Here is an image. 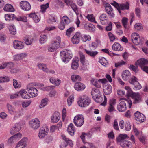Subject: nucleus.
<instances>
[{"mask_svg": "<svg viewBox=\"0 0 148 148\" xmlns=\"http://www.w3.org/2000/svg\"><path fill=\"white\" fill-rule=\"evenodd\" d=\"M47 37L45 35H41L40 39V42L41 44H43L47 41Z\"/></svg>", "mask_w": 148, "mask_h": 148, "instance_id": "6e6d98bb", "label": "nucleus"}, {"mask_svg": "<svg viewBox=\"0 0 148 148\" xmlns=\"http://www.w3.org/2000/svg\"><path fill=\"white\" fill-rule=\"evenodd\" d=\"M99 61L102 65L104 66H105L106 65V60L104 57H101L99 59Z\"/></svg>", "mask_w": 148, "mask_h": 148, "instance_id": "0e129e2a", "label": "nucleus"}, {"mask_svg": "<svg viewBox=\"0 0 148 148\" xmlns=\"http://www.w3.org/2000/svg\"><path fill=\"white\" fill-rule=\"evenodd\" d=\"M74 97L72 95H70L68 98L67 100V103L69 106L71 105L72 103L74 101Z\"/></svg>", "mask_w": 148, "mask_h": 148, "instance_id": "5fc2aeb1", "label": "nucleus"}, {"mask_svg": "<svg viewBox=\"0 0 148 148\" xmlns=\"http://www.w3.org/2000/svg\"><path fill=\"white\" fill-rule=\"evenodd\" d=\"M60 55L62 61L66 63L68 62L72 58V56L71 51L67 50L61 52Z\"/></svg>", "mask_w": 148, "mask_h": 148, "instance_id": "20e7f679", "label": "nucleus"}, {"mask_svg": "<svg viewBox=\"0 0 148 148\" xmlns=\"http://www.w3.org/2000/svg\"><path fill=\"white\" fill-rule=\"evenodd\" d=\"M135 84H134V89L136 90H139L142 88V86L138 82H136Z\"/></svg>", "mask_w": 148, "mask_h": 148, "instance_id": "4d7b16f0", "label": "nucleus"}, {"mask_svg": "<svg viewBox=\"0 0 148 148\" xmlns=\"http://www.w3.org/2000/svg\"><path fill=\"white\" fill-rule=\"evenodd\" d=\"M128 20V18L125 17L123 18L122 20V22L123 25L125 29L127 28Z\"/></svg>", "mask_w": 148, "mask_h": 148, "instance_id": "052dcab7", "label": "nucleus"}, {"mask_svg": "<svg viewBox=\"0 0 148 148\" xmlns=\"http://www.w3.org/2000/svg\"><path fill=\"white\" fill-rule=\"evenodd\" d=\"M111 4L114 6L115 8H116L117 10H118L119 12L120 13H121V9H120L119 6V4L117 3L115 1H114L113 3H111Z\"/></svg>", "mask_w": 148, "mask_h": 148, "instance_id": "8fccbe9b", "label": "nucleus"}, {"mask_svg": "<svg viewBox=\"0 0 148 148\" xmlns=\"http://www.w3.org/2000/svg\"><path fill=\"white\" fill-rule=\"evenodd\" d=\"M61 43V38L59 36L56 38V40L49 45L48 50L49 52H52L55 51L60 46Z\"/></svg>", "mask_w": 148, "mask_h": 148, "instance_id": "7ed1b4c3", "label": "nucleus"}, {"mask_svg": "<svg viewBox=\"0 0 148 148\" xmlns=\"http://www.w3.org/2000/svg\"><path fill=\"white\" fill-rule=\"evenodd\" d=\"M91 94L93 98L94 99L100 96L101 93L99 89L93 88L92 90Z\"/></svg>", "mask_w": 148, "mask_h": 148, "instance_id": "cd10ccee", "label": "nucleus"}, {"mask_svg": "<svg viewBox=\"0 0 148 148\" xmlns=\"http://www.w3.org/2000/svg\"><path fill=\"white\" fill-rule=\"evenodd\" d=\"M103 90L105 94L110 95L112 92V87L110 84H107L103 88Z\"/></svg>", "mask_w": 148, "mask_h": 148, "instance_id": "4be33fe9", "label": "nucleus"}, {"mask_svg": "<svg viewBox=\"0 0 148 148\" xmlns=\"http://www.w3.org/2000/svg\"><path fill=\"white\" fill-rule=\"evenodd\" d=\"M132 96H133L134 98V103H138L140 101V96L138 93H133Z\"/></svg>", "mask_w": 148, "mask_h": 148, "instance_id": "7c9ffc66", "label": "nucleus"}, {"mask_svg": "<svg viewBox=\"0 0 148 148\" xmlns=\"http://www.w3.org/2000/svg\"><path fill=\"white\" fill-rule=\"evenodd\" d=\"M105 12L111 18L114 17L115 14L114 13V10L110 4L106 3L104 6Z\"/></svg>", "mask_w": 148, "mask_h": 148, "instance_id": "6e6552de", "label": "nucleus"}, {"mask_svg": "<svg viewBox=\"0 0 148 148\" xmlns=\"http://www.w3.org/2000/svg\"><path fill=\"white\" fill-rule=\"evenodd\" d=\"M29 17L32 18L35 23L39 21L40 19L35 13H31L28 15Z\"/></svg>", "mask_w": 148, "mask_h": 148, "instance_id": "473e14b6", "label": "nucleus"}, {"mask_svg": "<svg viewBox=\"0 0 148 148\" xmlns=\"http://www.w3.org/2000/svg\"><path fill=\"white\" fill-rule=\"evenodd\" d=\"M30 101H25L22 103V107L23 108H26L29 106L31 103Z\"/></svg>", "mask_w": 148, "mask_h": 148, "instance_id": "69168bd1", "label": "nucleus"}, {"mask_svg": "<svg viewBox=\"0 0 148 148\" xmlns=\"http://www.w3.org/2000/svg\"><path fill=\"white\" fill-rule=\"evenodd\" d=\"M48 129L46 127H42L39 131L38 136L40 138L44 137L48 133Z\"/></svg>", "mask_w": 148, "mask_h": 148, "instance_id": "f3484780", "label": "nucleus"}, {"mask_svg": "<svg viewBox=\"0 0 148 148\" xmlns=\"http://www.w3.org/2000/svg\"><path fill=\"white\" fill-rule=\"evenodd\" d=\"M84 28L87 30L92 32L95 30V27L92 24L87 23L84 25Z\"/></svg>", "mask_w": 148, "mask_h": 148, "instance_id": "2f4dec72", "label": "nucleus"}, {"mask_svg": "<svg viewBox=\"0 0 148 148\" xmlns=\"http://www.w3.org/2000/svg\"><path fill=\"white\" fill-rule=\"evenodd\" d=\"M138 79L135 76H133L130 79L129 81V82L132 84L134 85L136 83V82H138Z\"/></svg>", "mask_w": 148, "mask_h": 148, "instance_id": "3c124183", "label": "nucleus"}, {"mask_svg": "<svg viewBox=\"0 0 148 148\" xmlns=\"http://www.w3.org/2000/svg\"><path fill=\"white\" fill-rule=\"evenodd\" d=\"M29 124L31 127L34 130H36L39 128L40 123L39 120L37 118H35L30 121Z\"/></svg>", "mask_w": 148, "mask_h": 148, "instance_id": "423d86ee", "label": "nucleus"}, {"mask_svg": "<svg viewBox=\"0 0 148 148\" xmlns=\"http://www.w3.org/2000/svg\"><path fill=\"white\" fill-rule=\"evenodd\" d=\"M3 10L4 11L12 12L15 11V9L13 6L10 4H6L4 6Z\"/></svg>", "mask_w": 148, "mask_h": 148, "instance_id": "393cba45", "label": "nucleus"}, {"mask_svg": "<svg viewBox=\"0 0 148 148\" xmlns=\"http://www.w3.org/2000/svg\"><path fill=\"white\" fill-rule=\"evenodd\" d=\"M74 88L77 91H82L85 88V86L83 83L80 82H78L76 83L75 84Z\"/></svg>", "mask_w": 148, "mask_h": 148, "instance_id": "6ab92c4d", "label": "nucleus"}, {"mask_svg": "<svg viewBox=\"0 0 148 148\" xmlns=\"http://www.w3.org/2000/svg\"><path fill=\"white\" fill-rule=\"evenodd\" d=\"M130 75V71L126 70L122 72V76L123 80H127L129 79Z\"/></svg>", "mask_w": 148, "mask_h": 148, "instance_id": "c756f323", "label": "nucleus"}, {"mask_svg": "<svg viewBox=\"0 0 148 148\" xmlns=\"http://www.w3.org/2000/svg\"><path fill=\"white\" fill-rule=\"evenodd\" d=\"M10 32L12 34H15L16 33V30L14 25H11L9 28Z\"/></svg>", "mask_w": 148, "mask_h": 148, "instance_id": "603ef678", "label": "nucleus"}, {"mask_svg": "<svg viewBox=\"0 0 148 148\" xmlns=\"http://www.w3.org/2000/svg\"><path fill=\"white\" fill-rule=\"evenodd\" d=\"M64 2L68 6H70L76 14L78 12V8L76 4L73 1L70 0H64Z\"/></svg>", "mask_w": 148, "mask_h": 148, "instance_id": "1a4fd4ad", "label": "nucleus"}, {"mask_svg": "<svg viewBox=\"0 0 148 148\" xmlns=\"http://www.w3.org/2000/svg\"><path fill=\"white\" fill-rule=\"evenodd\" d=\"M135 118L138 121L142 123L145 120L146 118L145 116L139 112L137 111L134 114Z\"/></svg>", "mask_w": 148, "mask_h": 148, "instance_id": "ddd939ff", "label": "nucleus"}, {"mask_svg": "<svg viewBox=\"0 0 148 148\" xmlns=\"http://www.w3.org/2000/svg\"><path fill=\"white\" fill-rule=\"evenodd\" d=\"M91 81L95 86L98 88H99L101 87V84L105 83L106 82V79H103L94 81V80L92 79Z\"/></svg>", "mask_w": 148, "mask_h": 148, "instance_id": "4468645a", "label": "nucleus"}, {"mask_svg": "<svg viewBox=\"0 0 148 148\" xmlns=\"http://www.w3.org/2000/svg\"><path fill=\"white\" fill-rule=\"evenodd\" d=\"M127 137V135L126 134H121L116 138L118 142H122L123 140L125 139Z\"/></svg>", "mask_w": 148, "mask_h": 148, "instance_id": "a18cd8bd", "label": "nucleus"}, {"mask_svg": "<svg viewBox=\"0 0 148 148\" xmlns=\"http://www.w3.org/2000/svg\"><path fill=\"white\" fill-rule=\"evenodd\" d=\"M48 99L47 98H45L42 99L41 103L39 106L40 108H42L45 107L47 104Z\"/></svg>", "mask_w": 148, "mask_h": 148, "instance_id": "e433bc0d", "label": "nucleus"}, {"mask_svg": "<svg viewBox=\"0 0 148 148\" xmlns=\"http://www.w3.org/2000/svg\"><path fill=\"white\" fill-rule=\"evenodd\" d=\"M67 131L69 134L71 136H73L75 131V127L72 123H71L68 126Z\"/></svg>", "mask_w": 148, "mask_h": 148, "instance_id": "412c9836", "label": "nucleus"}, {"mask_svg": "<svg viewBox=\"0 0 148 148\" xmlns=\"http://www.w3.org/2000/svg\"><path fill=\"white\" fill-rule=\"evenodd\" d=\"M18 136V133L12 136L8 140V143L10 145H12L15 141L17 140Z\"/></svg>", "mask_w": 148, "mask_h": 148, "instance_id": "5701e85b", "label": "nucleus"}, {"mask_svg": "<svg viewBox=\"0 0 148 148\" xmlns=\"http://www.w3.org/2000/svg\"><path fill=\"white\" fill-rule=\"evenodd\" d=\"M108 36L111 42H113L116 39L115 36L111 32H109L108 33Z\"/></svg>", "mask_w": 148, "mask_h": 148, "instance_id": "680f3d73", "label": "nucleus"}, {"mask_svg": "<svg viewBox=\"0 0 148 148\" xmlns=\"http://www.w3.org/2000/svg\"><path fill=\"white\" fill-rule=\"evenodd\" d=\"M57 20V18L56 16L53 15H50L49 17V18L47 20V22L49 23L53 24V22H55Z\"/></svg>", "mask_w": 148, "mask_h": 148, "instance_id": "c9c22d12", "label": "nucleus"}, {"mask_svg": "<svg viewBox=\"0 0 148 148\" xmlns=\"http://www.w3.org/2000/svg\"><path fill=\"white\" fill-rule=\"evenodd\" d=\"M131 40L136 45H139L140 42V38L139 34L137 33L132 34L131 35Z\"/></svg>", "mask_w": 148, "mask_h": 148, "instance_id": "f8f14e48", "label": "nucleus"}, {"mask_svg": "<svg viewBox=\"0 0 148 148\" xmlns=\"http://www.w3.org/2000/svg\"><path fill=\"white\" fill-rule=\"evenodd\" d=\"M49 7V4L47 3L45 4H43L41 6V11L42 12H45L46 10Z\"/></svg>", "mask_w": 148, "mask_h": 148, "instance_id": "13d9d810", "label": "nucleus"}, {"mask_svg": "<svg viewBox=\"0 0 148 148\" xmlns=\"http://www.w3.org/2000/svg\"><path fill=\"white\" fill-rule=\"evenodd\" d=\"M125 129L127 131H129L131 129V125L129 121L126 122L125 124Z\"/></svg>", "mask_w": 148, "mask_h": 148, "instance_id": "338daca9", "label": "nucleus"}, {"mask_svg": "<svg viewBox=\"0 0 148 148\" xmlns=\"http://www.w3.org/2000/svg\"><path fill=\"white\" fill-rule=\"evenodd\" d=\"M85 51L87 54L92 57H95L98 53V52L97 51H93L87 50L86 49H85Z\"/></svg>", "mask_w": 148, "mask_h": 148, "instance_id": "ea45409f", "label": "nucleus"}, {"mask_svg": "<svg viewBox=\"0 0 148 148\" xmlns=\"http://www.w3.org/2000/svg\"><path fill=\"white\" fill-rule=\"evenodd\" d=\"M125 89L127 90L126 95L128 97H132L133 92L131 90L130 87L129 86H125Z\"/></svg>", "mask_w": 148, "mask_h": 148, "instance_id": "09e8293b", "label": "nucleus"}, {"mask_svg": "<svg viewBox=\"0 0 148 148\" xmlns=\"http://www.w3.org/2000/svg\"><path fill=\"white\" fill-rule=\"evenodd\" d=\"M27 138L24 137L19 141V148H25L26 146Z\"/></svg>", "mask_w": 148, "mask_h": 148, "instance_id": "c85d7f7f", "label": "nucleus"}, {"mask_svg": "<svg viewBox=\"0 0 148 148\" xmlns=\"http://www.w3.org/2000/svg\"><path fill=\"white\" fill-rule=\"evenodd\" d=\"M5 18L6 21H12L16 19L17 21H18V18H17L16 16L14 14H5Z\"/></svg>", "mask_w": 148, "mask_h": 148, "instance_id": "dca6fc26", "label": "nucleus"}, {"mask_svg": "<svg viewBox=\"0 0 148 148\" xmlns=\"http://www.w3.org/2000/svg\"><path fill=\"white\" fill-rule=\"evenodd\" d=\"M78 61V58L75 57L73 58L71 65V68L72 69H76L78 68L79 66Z\"/></svg>", "mask_w": 148, "mask_h": 148, "instance_id": "a878e982", "label": "nucleus"}, {"mask_svg": "<svg viewBox=\"0 0 148 148\" xmlns=\"http://www.w3.org/2000/svg\"><path fill=\"white\" fill-rule=\"evenodd\" d=\"M91 100L88 97L80 98L78 101V105L81 107H85L88 106L90 103Z\"/></svg>", "mask_w": 148, "mask_h": 148, "instance_id": "0eeeda50", "label": "nucleus"}, {"mask_svg": "<svg viewBox=\"0 0 148 148\" xmlns=\"http://www.w3.org/2000/svg\"><path fill=\"white\" fill-rule=\"evenodd\" d=\"M21 8L25 11H28L31 9L30 4L27 1H22L20 3Z\"/></svg>", "mask_w": 148, "mask_h": 148, "instance_id": "9d476101", "label": "nucleus"}, {"mask_svg": "<svg viewBox=\"0 0 148 148\" xmlns=\"http://www.w3.org/2000/svg\"><path fill=\"white\" fill-rule=\"evenodd\" d=\"M99 19L101 24L105 25L108 23V17L106 14H103L99 17Z\"/></svg>", "mask_w": 148, "mask_h": 148, "instance_id": "aec40b11", "label": "nucleus"}, {"mask_svg": "<svg viewBox=\"0 0 148 148\" xmlns=\"http://www.w3.org/2000/svg\"><path fill=\"white\" fill-rule=\"evenodd\" d=\"M61 22L65 24V25H67L70 23V20L69 18L66 16H63Z\"/></svg>", "mask_w": 148, "mask_h": 148, "instance_id": "37998d69", "label": "nucleus"}, {"mask_svg": "<svg viewBox=\"0 0 148 148\" xmlns=\"http://www.w3.org/2000/svg\"><path fill=\"white\" fill-rule=\"evenodd\" d=\"M134 27L136 30L138 31H140L143 29L142 25L140 23H137L135 24Z\"/></svg>", "mask_w": 148, "mask_h": 148, "instance_id": "864d4df0", "label": "nucleus"}, {"mask_svg": "<svg viewBox=\"0 0 148 148\" xmlns=\"http://www.w3.org/2000/svg\"><path fill=\"white\" fill-rule=\"evenodd\" d=\"M120 145L123 148H130L131 147L132 144L130 141L124 140L121 143Z\"/></svg>", "mask_w": 148, "mask_h": 148, "instance_id": "b1692460", "label": "nucleus"}, {"mask_svg": "<svg viewBox=\"0 0 148 148\" xmlns=\"http://www.w3.org/2000/svg\"><path fill=\"white\" fill-rule=\"evenodd\" d=\"M18 124H16L10 130V134L12 135L14 134L15 133L18 132Z\"/></svg>", "mask_w": 148, "mask_h": 148, "instance_id": "79ce46f5", "label": "nucleus"}, {"mask_svg": "<svg viewBox=\"0 0 148 148\" xmlns=\"http://www.w3.org/2000/svg\"><path fill=\"white\" fill-rule=\"evenodd\" d=\"M119 6L121 10H128L129 8V4L128 2L119 4Z\"/></svg>", "mask_w": 148, "mask_h": 148, "instance_id": "58836bf2", "label": "nucleus"}, {"mask_svg": "<svg viewBox=\"0 0 148 148\" xmlns=\"http://www.w3.org/2000/svg\"><path fill=\"white\" fill-rule=\"evenodd\" d=\"M36 85L35 83H32L29 84L27 86V89L29 93V98L36 97L38 94V91L34 86Z\"/></svg>", "mask_w": 148, "mask_h": 148, "instance_id": "f257e3e1", "label": "nucleus"}, {"mask_svg": "<svg viewBox=\"0 0 148 148\" xmlns=\"http://www.w3.org/2000/svg\"><path fill=\"white\" fill-rule=\"evenodd\" d=\"M136 64L142 67L148 64V60L145 58H141L138 60L136 62Z\"/></svg>", "mask_w": 148, "mask_h": 148, "instance_id": "a211bd4d", "label": "nucleus"}, {"mask_svg": "<svg viewBox=\"0 0 148 148\" xmlns=\"http://www.w3.org/2000/svg\"><path fill=\"white\" fill-rule=\"evenodd\" d=\"M82 36L81 37V39L84 42H85L87 40L89 41L91 39V37L89 35H82Z\"/></svg>", "mask_w": 148, "mask_h": 148, "instance_id": "bf43d9fd", "label": "nucleus"}, {"mask_svg": "<svg viewBox=\"0 0 148 148\" xmlns=\"http://www.w3.org/2000/svg\"><path fill=\"white\" fill-rule=\"evenodd\" d=\"M73 120L75 125L79 127L84 124V119L82 115L78 114L74 117Z\"/></svg>", "mask_w": 148, "mask_h": 148, "instance_id": "39448f33", "label": "nucleus"}, {"mask_svg": "<svg viewBox=\"0 0 148 148\" xmlns=\"http://www.w3.org/2000/svg\"><path fill=\"white\" fill-rule=\"evenodd\" d=\"M126 62L123 60H121L115 63V66L116 68H119L122 66L125 65Z\"/></svg>", "mask_w": 148, "mask_h": 148, "instance_id": "49530a36", "label": "nucleus"}, {"mask_svg": "<svg viewBox=\"0 0 148 148\" xmlns=\"http://www.w3.org/2000/svg\"><path fill=\"white\" fill-rule=\"evenodd\" d=\"M126 102L122 101L120 102L119 105H117V108L118 110L120 112L125 111L126 109V103H127L129 105V107L130 108L132 105V102L131 100L128 99H125Z\"/></svg>", "mask_w": 148, "mask_h": 148, "instance_id": "f03ea898", "label": "nucleus"}, {"mask_svg": "<svg viewBox=\"0 0 148 148\" xmlns=\"http://www.w3.org/2000/svg\"><path fill=\"white\" fill-rule=\"evenodd\" d=\"M80 62L81 63L83 66H86V63L85 56L82 53H80Z\"/></svg>", "mask_w": 148, "mask_h": 148, "instance_id": "c03bdc74", "label": "nucleus"}, {"mask_svg": "<svg viewBox=\"0 0 148 148\" xmlns=\"http://www.w3.org/2000/svg\"><path fill=\"white\" fill-rule=\"evenodd\" d=\"M71 80L74 82L80 81L81 80V77L77 75H72L71 76Z\"/></svg>", "mask_w": 148, "mask_h": 148, "instance_id": "a19ab883", "label": "nucleus"}, {"mask_svg": "<svg viewBox=\"0 0 148 148\" xmlns=\"http://www.w3.org/2000/svg\"><path fill=\"white\" fill-rule=\"evenodd\" d=\"M129 68L130 69L136 73L138 71V67L132 64L130 65Z\"/></svg>", "mask_w": 148, "mask_h": 148, "instance_id": "774afa93", "label": "nucleus"}, {"mask_svg": "<svg viewBox=\"0 0 148 148\" xmlns=\"http://www.w3.org/2000/svg\"><path fill=\"white\" fill-rule=\"evenodd\" d=\"M82 36V35L79 32H77L71 38L72 42L75 44H77L80 41V39Z\"/></svg>", "mask_w": 148, "mask_h": 148, "instance_id": "9b49d317", "label": "nucleus"}, {"mask_svg": "<svg viewBox=\"0 0 148 148\" xmlns=\"http://www.w3.org/2000/svg\"><path fill=\"white\" fill-rule=\"evenodd\" d=\"M112 49L114 51H121L123 50V48L119 43L116 42L112 45Z\"/></svg>", "mask_w": 148, "mask_h": 148, "instance_id": "bb28decb", "label": "nucleus"}, {"mask_svg": "<svg viewBox=\"0 0 148 148\" xmlns=\"http://www.w3.org/2000/svg\"><path fill=\"white\" fill-rule=\"evenodd\" d=\"M75 30V28L73 27H71L68 28L66 32V34L67 36L70 37L71 34Z\"/></svg>", "mask_w": 148, "mask_h": 148, "instance_id": "de8ad7c7", "label": "nucleus"}, {"mask_svg": "<svg viewBox=\"0 0 148 148\" xmlns=\"http://www.w3.org/2000/svg\"><path fill=\"white\" fill-rule=\"evenodd\" d=\"M62 136L63 139L67 143V145H69L71 147H73V145L71 140L69 138H66L64 135H62Z\"/></svg>", "mask_w": 148, "mask_h": 148, "instance_id": "4c0bfd02", "label": "nucleus"}, {"mask_svg": "<svg viewBox=\"0 0 148 148\" xmlns=\"http://www.w3.org/2000/svg\"><path fill=\"white\" fill-rule=\"evenodd\" d=\"M37 66L40 69L42 70L44 72L46 73L48 72V68L46 64L40 63L38 64Z\"/></svg>", "mask_w": 148, "mask_h": 148, "instance_id": "f704fd0d", "label": "nucleus"}, {"mask_svg": "<svg viewBox=\"0 0 148 148\" xmlns=\"http://www.w3.org/2000/svg\"><path fill=\"white\" fill-rule=\"evenodd\" d=\"M86 18L90 21L97 23V22L95 20V18L93 17V14H88Z\"/></svg>", "mask_w": 148, "mask_h": 148, "instance_id": "e2e57ef3", "label": "nucleus"}, {"mask_svg": "<svg viewBox=\"0 0 148 148\" xmlns=\"http://www.w3.org/2000/svg\"><path fill=\"white\" fill-rule=\"evenodd\" d=\"M51 122L53 123L58 122L60 119V114L58 112H56L51 116Z\"/></svg>", "mask_w": 148, "mask_h": 148, "instance_id": "2eb2a0df", "label": "nucleus"}, {"mask_svg": "<svg viewBox=\"0 0 148 148\" xmlns=\"http://www.w3.org/2000/svg\"><path fill=\"white\" fill-rule=\"evenodd\" d=\"M27 92V91L24 89H21L20 91H19V93L20 94V95L21 96L22 98L24 99L29 98V94H27V95L26 94Z\"/></svg>", "mask_w": 148, "mask_h": 148, "instance_id": "72a5a7b5", "label": "nucleus"}]
</instances>
